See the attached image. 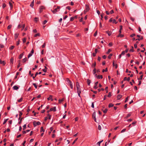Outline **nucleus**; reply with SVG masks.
<instances>
[{
    "label": "nucleus",
    "instance_id": "1",
    "mask_svg": "<svg viewBox=\"0 0 146 146\" xmlns=\"http://www.w3.org/2000/svg\"><path fill=\"white\" fill-rule=\"evenodd\" d=\"M76 87L77 88V92L78 94V95L79 97H81L80 94L81 92V90L80 87V85L78 82H77L76 83Z\"/></svg>",
    "mask_w": 146,
    "mask_h": 146
},
{
    "label": "nucleus",
    "instance_id": "2",
    "mask_svg": "<svg viewBox=\"0 0 146 146\" xmlns=\"http://www.w3.org/2000/svg\"><path fill=\"white\" fill-rule=\"evenodd\" d=\"M67 83L70 86L71 88L72 89H73V86L72 82L70 80L68 79H67Z\"/></svg>",
    "mask_w": 146,
    "mask_h": 146
},
{
    "label": "nucleus",
    "instance_id": "3",
    "mask_svg": "<svg viewBox=\"0 0 146 146\" xmlns=\"http://www.w3.org/2000/svg\"><path fill=\"white\" fill-rule=\"evenodd\" d=\"M60 8V7L57 6V8L54 9V10L53 11L52 10V11L53 13L55 14L56 13V12L59 11Z\"/></svg>",
    "mask_w": 146,
    "mask_h": 146
},
{
    "label": "nucleus",
    "instance_id": "4",
    "mask_svg": "<svg viewBox=\"0 0 146 146\" xmlns=\"http://www.w3.org/2000/svg\"><path fill=\"white\" fill-rule=\"evenodd\" d=\"M45 9V7L43 6H40L39 8V12L40 13H41L43 9Z\"/></svg>",
    "mask_w": 146,
    "mask_h": 146
},
{
    "label": "nucleus",
    "instance_id": "5",
    "mask_svg": "<svg viewBox=\"0 0 146 146\" xmlns=\"http://www.w3.org/2000/svg\"><path fill=\"white\" fill-rule=\"evenodd\" d=\"M40 124V123L39 121L36 122L34 121L33 122L34 126L35 127L38 125H39Z\"/></svg>",
    "mask_w": 146,
    "mask_h": 146
},
{
    "label": "nucleus",
    "instance_id": "6",
    "mask_svg": "<svg viewBox=\"0 0 146 146\" xmlns=\"http://www.w3.org/2000/svg\"><path fill=\"white\" fill-rule=\"evenodd\" d=\"M86 9L85 10V12H87L90 10V8L89 5L88 4L85 5Z\"/></svg>",
    "mask_w": 146,
    "mask_h": 146
},
{
    "label": "nucleus",
    "instance_id": "7",
    "mask_svg": "<svg viewBox=\"0 0 146 146\" xmlns=\"http://www.w3.org/2000/svg\"><path fill=\"white\" fill-rule=\"evenodd\" d=\"M137 37H139V38L137 39H136V40H140L143 39V37L142 36L141 37V35H137Z\"/></svg>",
    "mask_w": 146,
    "mask_h": 146
},
{
    "label": "nucleus",
    "instance_id": "8",
    "mask_svg": "<svg viewBox=\"0 0 146 146\" xmlns=\"http://www.w3.org/2000/svg\"><path fill=\"white\" fill-rule=\"evenodd\" d=\"M98 82H96L94 84V88L95 89H96L98 88V87H97V85L98 84Z\"/></svg>",
    "mask_w": 146,
    "mask_h": 146
},
{
    "label": "nucleus",
    "instance_id": "9",
    "mask_svg": "<svg viewBox=\"0 0 146 146\" xmlns=\"http://www.w3.org/2000/svg\"><path fill=\"white\" fill-rule=\"evenodd\" d=\"M50 111H56V107H54L53 108H51L50 109Z\"/></svg>",
    "mask_w": 146,
    "mask_h": 146
},
{
    "label": "nucleus",
    "instance_id": "10",
    "mask_svg": "<svg viewBox=\"0 0 146 146\" xmlns=\"http://www.w3.org/2000/svg\"><path fill=\"white\" fill-rule=\"evenodd\" d=\"M52 95H50L49 97L47 98V99L48 100H51V101H53V99L52 98Z\"/></svg>",
    "mask_w": 146,
    "mask_h": 146
},
{
    "label": "nucleus",
    "instance_id": "11",
    "mask_svg": "<svg viewBox=\"0 0 146 146\" xmlns=\"http://www.w3.org/2000/svg\"><path fill=\"white\" fill-rule=\"evenodd\" d=\"M115 61H113V66H115V68H117L118 66H117V64L115 63Z\"/></svg>",
    "mask_w": 146,
    "mask_h": 146
},
{
    "label": "nucleus",
    "instance_id": "12",
    "mask_svg": "<svg viewBox=\"0 0 146 146\" xmlns=\"http://www.w3.org/2000/svg\"><path fill=\"white\" fill-rule=\"evenodd\" d=\"M0 63L3 65H4L5 64V62L4 61H2L1 60H0Z\"/></svg>",
    "mask_w": 146,
    "mask_h": 146
},
{
    "label": "nucleus",
    "instance_id": "13",
    "mask_svg": "<svg viewBox=\"0 0 146 146\" xmlns=\"http://www.w3.org/2000/svg\"><path fill=\"white\" fill-rule=\"evenodd\" d=\"M13 90H17L18 89L19 87L17 86H15L13 87Z\"/></svg>",
    "mask_w": 146,
    "mask_h": 146
},
{
    "label": "nucleus",
    "instance_id": "14",
    "mask_svg": "<svg viewBox=\"0 0 146 146\" xmlns=\"http://www.w3.org/2000/svg\"><path fill=\"white\" fill-rule=\"evenodd\" d=\"M122 97V96L121 95H118L117 96V100H120V99Z\"/></svg>",
    "mask_w": 146,
    "mask_h": 146
},
{
    "label": "nucleus",
    "instance_id": "15",
    "mask_svg": "<svg viewBox=\"0 0 146 146\" xmlns=\"http://www.w3.org/2000/svg\"><path fill=\"white\" fill-rule=\"evenodd\" d=\"M19 35V34L18 33H16L15 34L14 36L15 39H16L17 38Z\"/></svg>",
    "mask_w": 146,
    "mask_h": 146
},
{
    "label": "nucleus",
    "instance_id": "16",
    "mask_svg": "<svg viewBox=\"0 0 146 146\" xmlns=\"http://www.w3.org/2000/svg\"><path fill=\"white\" fill-rule=\"evenodd\" d=\"M62 140V138H60L59 139H56L55 141V142H56L59 141H61Z\"/></svg>",
    "mask_w": 146,
    "mask_h": 146
},
{
    "label": "nucleus",
    "instance_id": "17",
    "mask_svg": "<svg viewBox=\"0 0 146 146\" xmlns=\"http://www.w3.org/2000/svg\"><path fill=\"white\" fill-rule=\"evenodd\" d=\"M14 62V59L13 58H11L10 59V62L12 64H13Z\"/></svg>",
    "mask_w": 146,
    "mask_h": 146
},
{
    "label": "nucleus",
    "instance_id": "18",
    "mask_svg": "<svg viewBox=\"0 0 146 146\" xmlns=\"http://www.w3.org/2000/svg\"><path fill=\"white\" fill-rule=\"evenodd\" d=\"M34 0H33L32 2L31 3L30 6L32 7L33 8V6H34Z\"/></svg>",
    "mask_w": 146,
    "mask_h": 146
},
{
    "label": "nucleus",
    "instance_id": "19",
    "mask_svg": "<svg viewBox=\"0 0 146 146\" xmlns=\"http://www.w3.org/2000/svg\"><path fill=\"white\" fill-rule=\"evenodd\" d=\"M87 81L88 84V86H90L91 82L90 80L89 79H87Z\"/></svg>",
    "mask_w": 146,
    "mask_h": 146
},
{
    "label": "nucleus",
    "instance_id": "20",
    "mask_svg": "<svg viewBox=\"0 0 146 146\" xmlns=\"http://www.w3.org/2000/svg\"><path fill=\"white\" fill-rule=\"evenodd\" d=\"M123 36H124L123 35L121 34H121H119L118 35V36H117V37H123Z\"/></svg>",
    "mask_w": 146,
    "mask_h": 146
},
{
    "label": "nucleus",
    "instance_id": "21",
    "mask_svg": "<svg viewBox=\"0 0 146 146\" xmlns=\"http://www.w3.org/2000/svg\"><path fill=\"white\" fill-rule=\"evenodd\" d=\"M113 106V104L112 103L109 104L108 107L109 108L112 107Z\"/></svg>",
    "mask_w": 146,
    "mask_h": 146
},
{
    "label": "nucleus",
    "instance_id": "22",
    "mask_svg": "<svg viewBox=\"0 0 146 146\" xmlns=\"http://www.w3.org/2000/svg\"><path fill=\"white\" fill-rule=\"evenodd\" d=\"M106 33L108 34L109 36H110L111 34V32L107 31L106 32Z\"/></svg>",
    "mask_w": 146,
    "mask_h": 146
},
{
    "label": "nucleus",
    "instance_id": "23",
    "mask_svg": "<svg viewBox=\"0 0 146 146\" xmlns=\"http://www.w3.org/2000/svg\"><path fill=\"white\" fill-rule=\"evenodd\" d=\"M23 55V53L21 54L19 56V58L20 59H21L22 58Z\"/></svg>",
    "mask_w": 146,
    "mask_h": 146
},
{
    "label": "nucleus",
    "instance_id": "24",
    "mask_svg": "<svg viewBox=\"0 0 146 146\" xmlns=\"http://www.w3.org/2000/svg\"><path fill=\"white\" fill-rule=\"evenodd\" d=\"M103 76L102 75H98L97 76V78L98 79H102Z\"/></svg>",
    "mask_w": 146,
    "mask_h": 146
},
{
    "label": "nucleus",
    "instance_id": "25",
    "mask_svg": "<svg viewBox=\"0 0 146 146\" xmlns=\"http://www.w3.org/2000/svg\"><path fill=\"white\" fill-rule=\"evenodd\" d=\"M92 117L93 118H94L95 117H96V113L95 112H94L92 114Z\"/></svg>",
    "mask_w": 146,
    "mask_h": 146
},
{
    "label": "nucleus",
    "instance_id": "26",
    "mask_svg": "<svg viewBox=\"0 0 146 146\" xmlns=\"http://www.w3.org/2000/svg\"><path fill=\"white\" fill-rule=\"evenodd\" d=\"M9 5L11 9H12L13 8V6L12 3H11L10 2H9Z\"/></svg>",
    "mask_w": 146,
    "mask_h": 146
},
{
    "label": "nucleus",
    "instance_id": "27",
    "mask_svg": "<svg viewBox=\"0 0 146 146\" xmlns=\"http://www.w3.org/2000/svg\"><path fill=\"white\" fill-rule=\"evenodd\" d=\"M103 141V140H102L101 141H100L98 142L97 143V145H99V146H100V143Z\"/></svg>",
    "mask_w": 146,
    "mask_h": 146
},
{
    "label": "nucleus",
    "instance_id": "28",
    "mask_svg": "<svg viewBox=\"0 0 146 146\" xmlns=\"http://www.w3.org/2000/svg\"><path fill=\"white\" fill-rule=\"evenodd\" d=\"M40 131L41 132L42 131L44 132V129H43V127H41L40 128Z\"/></svg>",
    "mask_w": 146,
    "mask_h": 146
},
{
    "label": "nucleus",
    "instance_id": "29",
    "mask_svg": "<svg viewBox=\"0 0 146 146\" xmlns=\"http://www.w3.org/2000/svg\"><path fill=\"white\" fill-rule=\"evenodd\" d=\"M64 100V99L62 98V99H59V103H61Z\"/></svg>",
    "mask_w": 146,
    "mask_h": 146
},
{
    "label": "nucleus",
    "instance_id": "30",
    "mask_svg": "<svg viewBox=\"0 0 146 146\" xmlns=\"http://www.w3.org/2000/svg\"><path fill=\"white\" fill-rule=\"evenodd\" d=\"M129 51L131 52H133L134 51L133 47V46H131V48L129 50Z\"/></svg>",
    "mask_w": 146,
    "mask_h": 146
},
{
    "label": "nucleus",
    "instance_id": "31",
    "mask_svg": "<svg viewBox=\"0 0 146 146\" xmlns=\"http://www.w3.org/2000/svg\"><path fill=\"white\" fill-rule=\"evenodd\" d=\"M47 68H46V67L45 66V69H43L42 70L44 72H46V69H47Z\"/></svg>",
    "mask_w": 146,
    "mask_h": 146
},
{
    "label": "nucleus",
    "instance_id": "32",
    "mask_svg": "<svg viewBox=\"0 0 146 146\" xmlns=\"http://www.w3.org/2000/svg\"><path fill=\"white\" fill-rule=\"evenodd\" d=\"M27 60V58H26L23 59L22 60V62H25Z\"/></svg>",
    "mask_w": 146,
    "mask_h": 146
},
{
    "label": "nucleus",
    "instance_id": "33",
    "mask_svg": "<svg viewBox=\"0 0 146 146\" xmlns=\"http://www.w3.org/2000/svg\"><path fill=\"white\" fill-rule=\"evenodd\" d=\"M96 69L95 68H94L93 71V74H95L96 73Z\"/></svg>",
    "mask_w": 146,
    "mask_h": 146
},
{
    "label": "nucleus",
    "instance_id": "34",
    "mask_svg": "<svg viewBox=\"0 0 146 146\" xmlns=\"http://www.w3.org/2000/svg\"><path fill=\"white\" fill-rule=\"evenodd\" d=\"M15 47V46H12L9 48V49L10 50H12Z\"/></svg>",
    "mask_w": 146,
    "mask_h": 146
},
{
    "label": "nucleus",
    "instance_id": "35",
    "mask_svg": "<svg viewBox=\"0 0 146 146\" xmlns=\"http://www.w3.org/2000/svg\"><path fill=\"white\" fill-rule=\"evenodd\" d=\"M12 25H9L8 26V27H7V29H10L11 27H12Z\"/></svg>",
    "mask_w": 146,
    "mask_h": 146
},
{
    "label": "nucleus",
    "instance_id": "36",
    "mask_svg": "<svg viewBox=\"0 0 146 146\" xmlns=\"http://www.w3.org/2000/svg\"><path fill=\"white\" fill-rule=\"evenodd\" d=\"M111 51V49H109L108 51L106 52V53L107 54H108L109 53H110Z\"/></svg>",
    "mask_w": 146,
    "mask_h": 146
},
{
    "label": "nucleus",
    "instance_id": "37",
    "mask_svg": "<svg viewBox=\"0 0 146 146\" xmlns=\"http://www.w3.org/2000/svg\"><path fill=\"white\" fill-rule=\"evenodd\" d=\"M74 19V17H71L70 19V21H72Z\"/></svg>",
    "mask_w": 146,
    "mask_h": 146
},
{
    "label": "nucleus",
    "instance_id": "38",
    "mask_svg": "<svg viewBox=\"0 0 146 146\" xmlns=\"http://www.w3.org/2000/svg\"><path fill=\"white\" fill-rule=\"evenodd\" d=\"M25 27V24H23L21 26V27H22V29H21V30L22 31L23 30Z\"/></svg>",
    "mask_w": 146,
    "mask_h": 146
},
{
    "label": "nucleus",
    "instance_id": "39",
    "mask_svg": "<svg viewBox=\"0 0 146 146\" xmlns=\"http://www.w3.org/2000/svg\"><path fill=\"white\" fill-rule=\"evenodd\" d=\"M108 111V109H105L103 111V112L104 113H107Z\"/></svg>",
    "mask_w": 146,
    "mask_h": 146
},
{
    "label": "nucleus",
    "instance_id": "40",
    "mask_svg": "<svg viewBox=\"0 0 146 146\" xmlns=\"http://www.w3.org/2000/svg\"><path fill=\"white\" fill-rule=\"evenodd\" d=\"M26 40V38H24L23 39V43H25Z\"/></svg>",
    "mask_w": 146,
    "mask_h": 146
},
{
    "label": "nucleus",
    "instance_id": "41",
    "mask_svg": "<svg viewBox=\"0 0 146 146\" xmlns=\"http://www.w3.org/2000/svg\"><path fill=\"white\" fill-rule=\"evenodd\" d=\"M112 54H110V55L108 56V58L109 59H110L111 58V56H112Z\"/></svg>",
    "mask_w": 146,
    "mask_h": 146
},
{
    "label": "nucleus",
    "instance_id": "42",
    "mask_svg": "<svg viewBox=\"0 0 146 146\" xmlns=\"http://www.w3.org/2000/svg\"><path fill=\"white\" fill-rule=\"evenodd\" d=\"M8 119H5L4 120L3 123V124H5L7 122V120H8Z\"/></svg>",
    "mask_w": 146,
    "mask_h": 146
},
{
    "label": "nucleus",
    "instance_id": "43",
    "mask_svg": "<svg viewBox=\"0 0 146 146\" xmlns=\"http://www.w3.org/2000/svg\"><path fill=\"white\" fill-rule=\"evenodd\" d=\"M126 130V129H122L121 131V133H122L124 132H125V131Z\"/></svg>",
    "mask_w": 146,
    "mask_h": 146
},
{
    "label": "nucleus",
    "instance_id": "44",
    "mask_svg": "<svg viewBox=\"0 0 146 146\" xmlns=\"http://www.w3.org/2000/svg\"><path fill=\"white\" fill-rule=\"evenodd\" d=\"M45 46H46V43L45 42H44L43 44L42 45V48H44L45 47Z\"/></svg>",
    "mask_w": 146,
    "mask_h": 146
},
{
    "label": "nucleus",
    "instance_id": "45",
    "mask_svg": "<svg viewBox=\"0 0 146 146\" xmlns=\"http://www.w3.org/2000/svg\"><path fill=\"white\" fill-rule=\"evenodd\" d=\"M143 75H141V76L139 78H138V80H141L142 79V78H143Z\"/></svg>",
    "mask_w": 146,
    "mask_h": 146
},
{
    "label": "nucleus",
    "instance_id": "46",
    "mask_svg": "<svg viewBox=\"0 0 146 146\" xmlns=\"http://www.w3.org/2000/svg\"><path fill=\"white\" fill-rule=\"evenodd\" d=\"M33 85L36 89L37 88V86L35 83H33Z\"/></svg>",
    "mask_w": 146,
    "mask_h": 146
},
{
    "label": "nucleus",
    "instance_id": "47",
    "mask_svg": "<svg viewBox=\"0 0 146 146\" xmlns=\"http://www.w3.org/2000/svg\"><path fill=\"white\" fill-rule=\"evenodd\" d=\"M111 92H109L108 93V95L107 96L108 97H110L111 96Z\"/></svg>",
    "mask_w": 146,
    "mask_h": 146
},
{
    "label": "nucleus",
    "instance_id": "48",
    "mask_svg": "<svg viewBox=\"0 0 146 146\" xmlns=\"http://www.w3.org/2000/svg\"><path fill=\"white\" fill-rule=\"evenodd\" d=\"M32 55V54L31 53H30L28 56V58H29Z\"/></svg>",
    "mask_w": 146,
    "mask_h": 146
},
{
    "label": "nucleus",
    "instance_id": "49",
    "mask_svg": "<svg viewBox=\"0 0 146 146\" xmlns=\"http://www.w3.org/2000/svg\"><path fill=\"white\" fill-rule=\"evenodd\" d=\"M19 116L20 117H21V116L23 114V113H22V112L21 111H19Z\"/></svg>",
    "mask_w": 146,
    "mask_h": 146
},
{
    "label": "nucleus",
    "instance_id": "50",
    "mask_svg": "<svg viewBox=\"0 0 146 146\" xmlns=\"http://www.w3.org/2000/svg\"><path fill=\"white\" fill-rule=\"evenodd\" d=\"M107 71H108L107 68H106L105 69H103L102 70V72H107Z\"/></svg>",
    "mask_w": 146,
    "mask_h": 146
},
{
    "label": "nucleus",
    "instance_id": "51",
    "mask_svg": "<svg viewBox=\"0 0 146 146\" xmlns=\"http://www.w3.org/2000/svg\"><path fill=\"white\" fill-rule=\"evenodd\" d=\"M22 98H21L20 99H19V100H18V102H21L22 100Z\"/></svg>",
    "mask_w": 146,
    "mask_h": 146
},
{
    "label": "nucleus",
    "instance_id": "52",
    "mask_svg": "<svg viewBox=\"0 0 146 146\" xmlns=\"http://www.w3.org/2000/svg\"><path fill=\"white\" fill-rule=\"evenodd\" d=\"M98 128L99 130H100L101 129V126L100 125H99Z\"/></svg>",
    "mask_w": 146,
    "mask_h": 146
},
{
    "label": "nucleus",
    "instance_id": "53",
    "mask_svg": "<svg viewBox=\"0 0 146 146\" xmlns=\"http://www.w3.org/2000/svg\"><path fill=\"white\" fill-rule=\"evenodd\" d=\"M113 23H114L115 24H116L117 23V22H116V20L115 19H113V20L112 21Z\"/></svg>",
    "mask_w": 146,
    "mask_h": 146
},
{
    "label": "nucleus",
    "instance_id": "54",
    "mask_svg": "<svg viewBox=\"0 0 146 146\" xmlns=\"http://www.w3.org/2000/svg\"><path fill=\"white\" fill-rule=\"evenodd\" d=\"M26 124H25L23 126V130H25V129H26Z\"/></svg>",
    "mask_w": 146,
    "mask_h": 146
},
{
    "label": "nucleus",
    "instance_id": "55",
    "mask_svg": "<svg viewBox=\"0 0 146 146\" xmlns=\"http://www.w3.org/2000/svg\"><path fill=\"white\" fill-rule=\"evenodd\" d=\"M40 34L39 33L36 34L34 35L35 37H36L37 36H39Z\"/></svg>",
    "mask_w": 146,
    "mask_h": 146
},
{
    "label": "nucleus",
    "instance_id": "56",
    "mask_svg": "<svg viewBox=\"0 0 146 146\" xmlns=\"http://www.w3.org/2000/svg\"><path fill=\"white\" fill-rule=\"evenodd\" d=\"M125 51H123L121 52V55H123L125 54Z\"/></svg>",
    "mask_w": 146,
    "mask_h": 146
},
{
    "label": "nucleus",
    "instance_id": "57",
    "mask_svg": "<svg viewBox=\"0 0 146 146\" xmlns=\"http://www.w3.org/2000/svg\"><path fill=\"white\" fill-rule=\"evenodd\" d=\"M108 45L109 46H112V43L111 42H110L109 44Z\"/></svg>",
    "mask_w": 146,
    "mask_h": 146
},
{
    "label": "nucleus",
    "instance_id": "58",
    "mask_svg": "<svg viewBox=\"0 0 146 146\" xmlns=\"http://www.w3.org/2000/svg\"><path fill=\"white\" fill-rule=\"evenodd\" d=\"M128 96L127 97L126 99H125V103H126V102H127V101H128Z\"/></svg>",
    "mask_w": 146,
    "mask_h": 146
},
{
    "label": "nucleus",
    "instance_id": "59",
    "mask_svg": "<svg viewBox=\"0 0 146 146\" xmlns=\"http://www.w3.org/2000/svg\"><path fill=\"white\" fill-rule=\"evenodd\" d=\"M47 21L46 20H45L44 21V22H43V25H45V24H46V23H47Z\"/></svg>",
    "mask_w": 146,
    "mask_h": 146
},
{
    "label": "nucleus",
    "instance_id": "60",
    "mask_svg": "<svg viewBox=\"0 0 146 146\" xmlns=\"http://www.w3.org/2000/svg\"><path fill=\"white\" fill-rule=\"evenodd\" d=\"M78 139V138H77L76 139H75L73 141V142L72 143V144H74L77 141V140Z\"/></svg>",
    "mask_w": 146,
    "mask_h": 146
},
{
    "label": "nucleus",
    "instance_id": "61",
    "mask_svg": "<svg viewBox=\"0 0 146 146\" xmlns=\"http://www.w3.org/2000/svg\"><path fill=\"white\" fill-rule=\"evenodd\" d=\"M19 42H20V40H19L18 41H17V42L16 45H18L19 44Z\"/></svg>",
    "mask_w": 146,
    "mask_h": 146
},
{
    "label": "nucleus",
    "instance_id": "62",
    "mask_svg": "<svg viewBox=\"0 0 146 146\" xmlns=\"http://www.w3.org/2000/svg\"><path fill=\"white\" fill-rule=\"evenodd\" d=\"M113 19L112 18H111L109 20V22H111L113 21Z\"/></svg>",
    "mask_w": 146,
    "mask_h": 146
},
{
    "label": "nucleus",
    "instance_id": "63",
    "mask_svg": "<svg viewBox=\"0 0 146 146\" xmlns=\"http://www.w3.org/2000/svg\"><path fill=\"white\" fill-rule=\"evenodd\" d=\"M131 116V114L130 113L128 114L126 117V118H127L129 117H130Z\"/></svg>",
    "mask_w": 146,
    "mask_h": 146
},
{
    "label": "nucleus",
    "instance_id": "64",
    "mask_svg": "<svg viewBox=\"0 0 146 146\" xmlns=\"http://www.w3.org/2000/svg\"><path fill=\"white\" fill-rule=\"evenodd\" d=\"M135 34H132L130 35V36L131 37H133L135 36Z\"/></svg>",
    "mask_w": 146,
    "mask_h": 146
}]
</instances>
